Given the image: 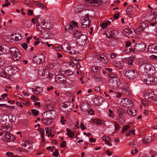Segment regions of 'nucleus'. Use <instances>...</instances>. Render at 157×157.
I'll return each mask as SVG.
<instances>
[{
  "label": "nucleus",
  "instance_id": "obj_1",
  "mask_svg": "<svg viewBox=\"0 0 157 157\" xmlns=\"http://www.w3.org/2000/svg\"><path fill=\"white\" fill-rule=\"evenodd\" d=\"M144 96L145 99L147 100L150 102L154 103L157 101V99L153 91L150 90H147L145 91Z\"/></svg>",
  "mask_w": 157,
  "mask_h": 157
},
{
  "label": "nucleus",
  "instance_id": "obj_2",
  "mask_svg": "<svg viewBox=\"0 0 157 157\" xmlns=\"http://www.w3.org/2000/svg\"><path fill=\"white\" fill-rule=\"evenodd\" d=\"M144 65V71L148 75H152L155 73V69L154 67L150 63H146Z\"/></svg>",
  "mask_w": 157,
  "mask_h": 157
},
{
  "label": "nucleus",
  "instance_id": "obj_3",
  "mask_svg": "<svg viewBox=\"0 0 157 157\" xmlns=\"http://www.w3.org/2000/svg\"><path fill=\"white\" fill-rule=\"evenodd\" d=\"M109 86L112 89L118 88L121 84V81L120 78L113 80L109 79Z\"/></svg>",
  "mask_w": 157,
  "mask_h": 157
},
{
  "label": "nucleus",
  "instance_id": "obj_4",
  "mask_svg": "<svg viewBox=\"0 0 157 157\" xmlns=\"http://www.w3.org/2000/svg\"><path fill=\"white\" fill-rule=\"evenodd\" d=\"M14 69V67H13L12 66H9L6 67L5 68L4 71L5 75L6 76H9L13 75L14 73H16Z\"/></svg>",
  "mask_w": 157,
  "mask_h": 157
},
{
  "label": "nucleus",
  "instance_id": "obj_5",
  "mask_svg": "<svg viewBox=\"0 0 157 157\" xmlns=\"http://www.w3.org/2000/svg\"><path fill=\"white\" fill-rule=\"evenodd\" d=\"M121 104L126 108H129L130 107L132 106L133 105L132 101L126 98L122 99L121 102Z\"/></svg>",
  "mask_w": 157,
  "mask_h": 157
},
{
  "label": "nucleus",
  "instance_id": "obj_6",
  "mask_svg": "<svg viewBox=\"0 0 157 157\" xmlns=\"http://www.w3.org/2000/svg\"><path fill=\"white\" fill-rule=\"evenodd\" d=\"M137 71L135 70H130L126 72V77L130 79H134L137 76Z\"/></svg>",
  "mask_w": 157,
  "mask_h": 157
},
{
  "label": "nucleus",
  "instance_id": "obj_7",
  "mask_svg": "<svg viewBox=\"0 0 157 157\" xmlns=\"http://www.w3.org/2000/svg\"><path fill=\"white\" fill-rule=\"evenodd\" d=\"M146 48V45L143 43L136 44L134 46V50L135 51L141 52L145 50Z\"/></svg>",
  "mask_w": 157,
  "mask_h": 157
},
{
  "label": "nucleus",
  "instance_id": "obj_8",
  "mask_svg": "<svg viewBox=\"0 0 157 157\" xmlns=\"http://www.w3.org/2000/svg\"><path fill=\"white\" fill-rule=\"evenodd\" d=\"M86 4L89 6H97L104 2L102 0H85Z\"/></svg>",
  "mask_w": 157,
  "mask_h": 157
},
{
  "label": "nucleus",
  "instance_id": "obj_9",
  "mask_svg": "<svg viewBox=\"0 0 157 157\" xmlns=\"http://www.w3.org/2000/svg\"><path fill=\"white\" fill-rule=\"evenodd\" d=\"M89 16L88 14H86L85 17L82 21L81 26L82 28H85L90 25L91 21L89 20Z\"/></svg>",
  "mask_w": 157,
  "mask_h": 157
},
{
  "label": "nucleus",
  "instance_id": "obj_10",
  "mask_svg": "<svg viewBox=\"0 0 157 157\" xmlns=\"http://www.w3.org/2000/svg\"><path fill=\"white\" fill-rule=\"evenodd\" d=\"M56 82L59 84H65L67 83V78L63 75H57L55 77Z\"/></svg>",
  "mask_w": 157,
  "mask_h": 157
},
{
  "label": "nucleus",
  "instance_id": "obj_11",
  "mask_svg": "<svg viewBox=\"0 0 157 157\" xmlns=\"http://www.w3.org/2000/svg\"><path fill=\"white\" fill-rule=\"evenodd\" d=\"M144 82L149 85H152L157 83V78L151 76L144 79Z\"/></svg>",
  "mask_w": 157,
  "mask_h": 157
},
{
  "label": "nucleus",
  "instance_id": "obj_12",
  "mask_svg": "<svg viewBox=\"0 0 157 157\" xmlns=\"http://www.w3.org/2000/svg\"><path fill=\"white\" fill-rule=\"evenodd\" d=\"M57 115V113L55 110L53 109H50L44 113L43 116L46 117V116L48 115V117L53 119V117H56Z\"/></svg>",
  "mask_w": 157,
  "mask_h": 157
},
{
  "label": "nucleus",
  "instance_id": "obj_13",
  "mask_svg": "<svg viewBox=\"0 0 157 157\" xmlns=\"http://www.w3.org/2000/svg\"><path fill=\"white\" fill-rule=\"evenodd\" d=\"M76 41L78 44L81 46H84L87 43L86 35L83 34L82 36L76 39Z\"/></svg>",
  "mask_w": 157,
  "mask_h": 157
},
{
  "label": "nucleus",
  "instance_id": "obj_14",
  "mask_svg": "<svg viewBox=\"0 0 157 157\" xmlns=\"http://www.w3.org/2000/svg\"><path fill=\"white\" fill-rule=\"evenodd\" d=\"M44 55L41 54H37L33 58V61L36 63H41L44 60Z\"/></svg>",
  "mask_w": 157,
  "mask_h": 157
},
{
  "label": "nucleus",
  "instance_id": "obj_15",
  "mask_svg": "<svg viewBox=\"0 0 157 157\" xmlns=\"http://www.w3.org/2000/svg\"><path fill=\"white\" fill-rule=\"evenodd\" d=\"M147 51L152 53L157 52V44H151L147 48Z\"/></svg>",
  "mask_w": 157,
  "mask_h": 157
},
{
  "label": "nucleus",
  "instance_id": "obj_16",
  "mask_svg": "<svg viewBox=\"0 0 157 157\" xmlns=\"http://www.w3.org/2000/svg\"><path fill=\"white\" fill-rule=\"evenodd\" d=\"M95 58L103 62L105 64L108 63L109 60L107 57L103 55H98L95 56Z\"/></svg>",
  "mask_w": 157,
  "mask_h": 157
},
{
  "label": "nucleus",
  "instance_id": "obj_17",
  "mask_svg": "<svg viewBox=\"0 0 157 157\" xmlns=\"http://www.w3.org/2000/svg\"><path fill=\"white\" fill-rule=\"evenodd\" d=\"M31 144L29 140H26L25 143L23 145V149L26 151H30L31 148Z\"/></svg>",
  "mask_w": 157,
  "mask_h": 157
},
{
  "label": "nucleus",
  "instance_id": "obj_18",
  "mask_svg": "<svg viewBox=\"0 0 157 157\" xmlns=\"http://www.w3.org/2000/svg\"><path fill=\"white\" fill-rule=\"evenodd\" d=\"M148 25L145 22L141 23L139 26L136 28V31L139 32L143 31L147 26Z\"/></svg>",
  "mask_w": 157,
  "mask_h": 157
},
{
  "label": "nucleus",
  "instance_id": "obj_19",
  "mask_svg": "<svg viewBox=\"0 0 157 157\" xmlns=\"http://www.w3.org/2000/svg\"><path fill=\"white\" fill-rule=\"evenodd\" d=\"M43 118L42 119V122L43 123L46 125H48L51 124L52 123V119L51 117H47L46 116L45 117L44 116H43Z\"/></svg>",
  "mask_w": 157,
  "mask_h": 157
},
{
  "label": "nucleus",
  "instance_id": "obj_20",
  "mask_svg": "<svg viewBox=\"0 0 157 157\" xmlns=\"http://www.w3.org/2000/svg\"><path fill=\"white\" fill-rule=\"evenodd\" d=\"M118 31L116 30H109L107 33H106L107 36L109 38L111 37H115V34H117Z\"/></svg>",
  "mask_w": 157,
  "mask_h": 157
},
{
  "label": "nucleus",
  "instance_id": "obj_21",
  "mask_svg": "<svg viewBox=\"0 0 157 157\" xmlns=\"http://www.w3.org/2000/svg\"><path fill=\"white\" fill-rule=\"evenodd\" d=\"M60 73L62 75H64L65 76H68L73 75L74 73L71 70L67 69L60 71Z\"/></svg>",
  "mask_w": 157,
  "mask_h": 157
},
{
  "label": "nucleus",
  "instance_id": "obj_22",
  "mask_svg": "<svg viewBox=\"0 0 157 157\" xmlns=\"http://www.w3.org/2000/svg\"><path fill=\"white\" fill-rule=\"evenodd\" d=\"M117 113L119 115L120 118L123 117L124 116V113H126L125 110L120 108H117Z\"/></svg>",
  "mask_w": 157,
  "mask_h": 157
},
{
  "label": "nucleus",
  "instance_id": "obj_23",
  "mask_svg": "<svg viewBox=\"0 0 157 157\" xmlns=\"http://www.w3.org/2000/svg\"><path fill=\"white\" fill-rule=\"evenodd\" d=\"M62 49L67 53L69 51L71 47L70 45L67 43H63L62 45Z\"/></svg>",
  "mask_w": 157,
  "mask_h": 157
},
{
  "label": "nucleus",
  "instance_id": "obj_24",
  "mask_svg": "<svg viewBox=\"0 0 157 157\" xmlns=\"http://www.w3.org/2000/svg\"><path fill=\"white\" fill-rule=\"evenodd\" d=\"M43 91L42 88L37 86L35 88H33L32 89V91L36 95L40 94Z\"/></svg>",
  "mask_w": 157,
  "mask_h": 157
},
{
  "label": "nucleus",
  "instance_id": "obj_25",
  "mask_svg": "<svg viewBox=\"0 0 157 157\" xmlns=\"http://www.w3.org/2000/svg\"><path fill=\"white\" fill-rule=\"evenodd\" d=\"M102 139L105 142V144H107L110 146L112 145V144L109 143L111 139L109 136H104L102 137Z\"/></svg>",
  "mask_w": 157,
  "mask_h": 157
},
{
  "label": "nucleus",
  "instance_id": "obj_26",
  "mask_svg": "<svg viewBox=\"0 0 157 157\" xmlns=\"http://www.w3.org/2000/svg\"><path fill=\"white\" fill-rule=\"evenodd\" d=\"M73 33L74 37L76 38V39L79 38L83 35L82 32L77 30H74Z\"/></svg>",
  "mask_w": 157,
  "mask_h": 157
},
{
  "label": "nucleus",
  "instance_id": "obj_27",
  "mask_svg": "<svg viewBox=\"0 0 157 157\" xmlns=\"http://www.w3.org/2000/svg\"><path fill=\"white\" fill-rule=\"evenodd\" d=\"M41 24L42 27L44 29H47L50 27V23L48 22H46L45 21L41 22Z\"/></svg>",
  "mask_w": 157,
  "mask_h": 157
},
{
  "label": "nucleus",
  "instance_id": "obj_28",
  "mask_svg": "<svg viewBox=\"0 0 157 157\" xmlns=\"http://www.w3.org/2000/svg\"><path fill=\"white\" fill-rule=\"evenodd\" d=\"M73 104L70 101H66L60 104L59 106L62 108H67L68 106H72Z\"/></svg>",
  "mask_w": 157,
  "mask_h": 157
},
{
  "label": "nucleus",
  "instance_id": "obj_29",
  "mask_svg": "<svg viewBox=\"0 0 157 157\" xmlns=\"http://www.w3.org/2000/svg\"><path fill=\"white\" fill-rule=\"evenodd\" d=\"M108 77L110 78L109 79H112V80L119 78L118 77L117 75L114 72H112L110 74H109Z\"/></svg>",
  "mask_w": 157,
  "mask_h": 157
},
{
  "label": "nucleus",
  "instance_id": "obj_30",
  "mask_svg": "<svg viewBox=\"0 0 157 157\" xmlns=\"http://www.w3.org/2000/svg\"><path fill=\"white\" fill-rule=\"evenodd\" d=\"M16 54L12 56L13 59L14 61L19 60L20 59L21 57V53L19 52Z\"/></svg>",
  "mask_w": 157,
  "mask_h": 157
},
{
  "label": "nucleus",
  "instance_id": "obj_31",
  "mask_svg": "<svg viewBox=\"0 0 157 157\" xmlns=\"http://www.w3.org/2000/svg\"><path fill=\"white\" fill-rule=\"evenodd\" d=\"M9 52L10 54H11L12 56L14 54L16 55V54L19 52V51L18 49L16 48L13 47L10 49Z\"/></svg>",
  "mask_w": 157,
  "mask_h": 157
},
{
  "label": "nucleus",
  "instance_id": "obj_32",
  "mask_svg": "<svg viewBox=\"0 0 157 157\" xmlns=\"http://www.w3.org/2000/svg\"><path fill=\"white\" fill-rule=\"evenodd\" d=\"M152 139L151 136H145L143 139V143H149L151 141Z\"/></svg>",
  "mask_w": 157,
  "mask_h": 157
},
{
  "label": "nucleus",
  "instance_id": "obj_33",
  "mask_svg": "<svg viewBox=\"0 0 157 157\" xmlns=\"http://www.w3.org/2000/svg\"><path fill=\"white\" fill-rule=\"evenodd\" d=\"M6 52V46L5 45H2L0 46V55H2Z\"/></svg>",
  "mask_w": 157,
  "mask_h": 157
},
{
  "label": "nucleus",
  "instance_id": "obj_34",
  "mask_svg": "<svg viewBox=\"0 0 157 157\" xmlns=\"http://www.w3.org/2000/svg\"><path fill=\"white\" fill-rule=\"evenodd\" d=\"M127 111L129 115L132 116H134L137 114L136 111L134 109H128Z\"/></svg>",
  "mask_w": 157,
  "mask_h": 157
},
{
  "label": "nucleus",
  "instance_id": "obj_35",
  "mask_svg": "<svg viewBox=\"0 0 157 157\" xmlns=\"http://www.w3.org/2000/svg\"><path fill=\"white\" fill-rule=\"evenodd\" d=\"M124 32L125 33L126 35H127L126 33L128 34V35L130 37L132 36V34L133 33H135L134 30L133 29H125L124 30Z\"/></svg>",
  "mask_w": 157,
  "mask_h": 157
},
{
  "label": "nucleus",
  "instance_id": "obj_36",
  "mask_svg": "<svg viewBox=\"0 0 157 157\" xmlns=\"http://www.w3.org/2000/svg\"><path fill=\"white\" fill-rule=\"evenodd\" d=\"M101 69L100 67L98 66H93L91 67L92 71L94 73H97L100 71Z\"/></svg>",
  "mask_w": 157,
  "mask_h": 157
},
{
  "label": "nucleus",
  "instance_id": "obj_37",
  "mask_svg": "<svg viewBox=\"0 0 157 157\" xmlns=\"http://www.w3.org/2000/svg\"><path fill=\"white\" fill-rule=\"evenodd\" d=\"M49 76V71L48 69L43 70V77H44V78H47Z\"/></svg>",
  "mask_w": 157,
  "mask_h": 157
},
{
  "label": "nucleus",
  "instance_id": "obj_38",
  "mask_svg": "<svg viewBox=\"0 0 157 157\" xmlns=\"http://www.w3.org/2000/svg\"><path fill=\"white\" fill-rule=\"evenodd\" d=\"M95 81L97 82H100L102 81V78L99 75H97L94 76L93 77Z\"/></svg>",
  "mask_w": 157,
  "mask_h": 157
},
{
  "label": "nucleus",
  "instance_id": "obj_39",
  "mask_svg": "<svg viewBox=\"0 0 157 157\" xmlns=\"http://www.w3.org/2000/svg\"><path fill=\"white\" fill-rule=\"evenodd\" d=\"M34 3L36 6H39V7L40 8L43 9L44 8V7H45L42 3L39 2L34 1Z\"/></svg>",
  "mask_w": 157,
  "mask_h": 157
},
{
  "label": "nucleus",
  "instance_id": "obj_40",
  "mask_svg": "<svg viewBox=\"0 0 157 157\" xmlns=\"http://www.w3.org/2000/svg\"><path fill=\"white\" fill-rule=\"evenodd\" d=\"M122 92L126 95H128L130 94V91L128 88H123L122 89Z\"/></svg>",
  "mask_w": 157,
  "mask_h": 157
},
{
  "label": "nucleus",
  "instance_id": "obj_41",
  "mask_svg": "<svg viewBox=\"0 0 157 157\" xmlns=\"http://www.w3.org/2000/svg\"><path fill=\"white\" fill-rule=\"evenodd\" d=\"M14 36H15V41H18L21 40L22 39L21 36L18 33L14 34Z\"/></svg>",
  "mask_w": 157,
  "mask_h": 157
},
{
  "label": "nucleus",
  "instance_id": "obj_42",
  "mask_svg": "<svg viewBox=\"0 0 157 157\" xmlns=\"http://www.w3.org/2000/svg\"><path fill=\"white\" fill-rule=\"evenodd\" d=\"M145 17L147 19L148 21L152 20V18H153V15L150 14L149 13H147L145 15Z\"/></svg>",
  "mask_w": 157,
  "mask_h": 157
},
{
  "label": "nucleus",
  "instance_id": "obj_43",
  "mask_svg": "<svg viewBox=\"0 0 157 157\" xmlns=\"http://www.w3.org/2000/svg\"><path fill=\"white\" fill-rule=\"evenodd\" d=\"M67 131V134L70 137H72L74 135V133L72 132L70 129L67 128L66 129Z\"/></svg>",
  "mask_w": 157,
  "mask_h": 157
},
{
  "label": "nucleus",
  "instance_id": "obj_44",
  "mask_svg": "<svg viewBox=\"0 0 157 157\" xmlns=\"http://www.w3.org/2000/svg\"><path fill=\"white\" fill-rule=\"evenodd\" d=\"M115 126V130H118L120 128V126L119 124L116 121H114L113 123Z\"/></svg>",
  "mask_w": 157,
  "mask_h": 157
},
{
  "label": "nucleus",
  "instance_id": "obj_45",
  "mask_svg": "<svg viewBox=\"0 0 157 157\" xmlns=\"http://www.w3.org/2000/svg\"><path fill=\"white\" fill-rule=\"evenodd\" d=\"M73 27L72 25H68L65 27V29L67 31L68 30V31L70 32V31L73 29Z\"/></svg>",
  "mask_w": 157,
  "mask_h": 157
},
{
  "label": "nucleus",
  "instance_id": "obj_46",
  "mask_svg": "<svg viewBox=\"0 0 157 157\" xmlns=\"http://www.w3.org/2000/svg\"><path fill=\"white\" fill-rule=\"evenodd\" d=\"M31 112L33 116H36L39 114V111L36 109H32L31 110Z\"/></svg>",
  "mask_w": 157,
  "mask_h": 157
},
{
  "label": "nucleus",
  "instance_id": "obj_47",
  "mask_svg": "<svg viewBox=\"0 0 157 157\" xmlns=\"http://www.w3.org/2000/svg\"><path fill=\"white\" fill-rule=\"evenodd\" d=\"M108 111L109 112V117L113 118H114V115L113 114V111L110 109L108 110Z\"/></svg>",
  "mask_w": 157,
  "mask_h": 157
},
{
  "label": "nucleus",
  "instance_id": "obj_48",
  "mask_svg": "<svg viewBox=\"0 0 157 157\" xmlns=\"http://www.w3.org/2000/svg\"><path fill=\"white\" fill-rule=\"evenodd\" d=\"M130 126L128 125L125 126L123 128L121 132L122 133L128 130Z\"/></svg>",
  "mask_w": 157,
  "mask_h": 157
},
{
  "label": "nucleus",
  "instance_id": "obj_49",
  "mask_svg": "<svg viewBox=\"0 0 157 157\" xmlns=\"http://www.w3.org/2000/svg\"><path fill=\"white\" fill-rule=\"evenodd\" d=\"M133 61L132 59H128L126 60V62L127 64L129 65H132L133 63Z\"/></svg>",
  "mask_w": 157,
  "mask_h": 157
},
{
  "label": "nucleus",
  "instance_id": "obj_50",
  "mask_svg": "<svg viewBox=\"0 0 157 157\" xmlns=\"http://www.w3.org/2000/svg\"><path fill=\"white\" fill-rule=\"evenodd\" d=\"M55 66L54 63H49L47 65L48 68L52 69Z\"/></svg>",
  "mask_w": 157,
  "mask_h": 157
},
{
  "label": "nucleus",
  "instance_id": "obj_51",
  "mask_svg": "<svg viewBox=\"0 0 157 157\" xmlns=\"http://www.w3.org/2000/svg\"><path fill=\"white\" fill-rule=\"evenodd\" d=\"M133 9L134 7L132 6H128L127 9V10H126V13L128 14V12L130 11V10L132 11L133 10Z\"/></svg>",
  "mask_w": 157,
  "mask_h": 157
},
{
  "label": "nucleus",
  "instance_id": "obj_52",
  "mask_svg": "<svg viewBox=\"0 0 157 157\" xmlns=\"http://www.w3.org/2000/svg\"><path fill=\"white\" fill-rule=\"evenodd\" d=\"M53 148L55 150L52 153V155L55 157L57 156L59 154V152L57 151L56 149L54 148V147H53Z\"/></svg>",
  "mask_w": 157,
  "mask_h": 157
},
{
  "label": "nucleus",
  "instance_id": "obj_53",
  "mask_svg": "<svg viewBox=\"0 0 157 157\" xmlns=\"http://www.w3.org/2000/svg\"><path fill=\"white\" fill-rule=\"evenodd\" d=\"M6 107L10 111H12V109H15V107L14 106L6 105Z\"/></svg>",
  "mask_w": 157,
  "mask_h": 157
},
{
  "label": "nucleus",
  "instance_id": "obj_54",
  "mask_svg": "<svg viewBox=\"0 0 157 157\" xmlns=\"http://www.w3.org/2000/svg\"><path fill=\"white\" fill-rule=\"evenodd\" d=\"M22 47L25 50H26L27 48L28 44L26 43H23L21 44Z\"/></svg>",
  "mask_w": 157,
  "mask_h": 157
},
{
  "label": "nucleus",
  "instance_id": "obj_55",
  "mask_svg": "<svg viewBox=\"0 0 157 157\" xmlns=\"http://www.w3.org/2000/svg\"><path fill=\"white\" fill-rule=\"evenodd\" d=\"M69 51L68 52V53L71 54H75L76 53V51H75L73 48H71L69 50Z\"/></svg>",
  "mask_w": 157,
  "mask_h": 157
},
{
  "label": "nucleus",
  "instance_id": "obj_56",
  "mask_svg": "<svg viewBox=\"0 0 157 157\" xmlns=\"http://www.w3.org/2000/svg\"><path fill=\"white\" fill-rule=\"evenodd\" d=\"M31 100L33 101H38L39 100V99L37 98H36V97L35 96H32L31 97Z\"/></svg>",
  "mask_w": 157,
  "mask_h": 157
},
{
  "label": "nucleus",
  "instance_id": "obj_57",
  "mask_svg": "<svg viewBox=\"0 0 157 157\" xmlns=\"http://www.w3.org/2000/svg\"><path fill=\"white\" fill-rule=\"evenodd\" d=\"M95 122L97 124L100 125L102 124V121L100 119H96Z\"/></svg>",
  "mask_w": 157,
  "mask_h": 157
},
{
  "label": "nucleus",
  "instance_id": "obj_58",
  "mask_svg": "<svg viewBox=\"0 0 157 157\" xmlns=\"http://www.w3.org/2000/svg\"><path fill=\"white\" fill-rule=\"evenodd\" d=\"M108 25L105 22L102 23L101 24V27L103 28H105L108 26Z\"/></svg>",
  "mask_w": 157,
  "mask_h": 157
},
{
  "label": "nucleus",
  "instance_id": "obj_59",
  "mask_svg": "<svg viewBox=\"0 0 157 157\" xmlns=\"http://www.w3.org/2000/svg\"><path fill=\"white\" fill-rule=\"evenodd\" d=\"M11 134L10 133H7L6 135V138L8 140L11 139Z\"/></svg>",
  "mask_w": 157,
  "mask_h": 157
},
{
  "label": "nucleus",
  "instance_id": "obj_60",
  "mask_svg": "<svg viewBox=\"0 0 157 157\" xmlns=\"http://www.w3.org/2000/svg\"><path fill=\"white\" fill-rule=\"evenodd\" d=\"M45 130L47 134L48 133H50L52 131V129H51V128H45Z\"/></svg>",
  "mask_w": 157,
  "mask_h": 157
},
{
  "label": "nucleus",
  "instance_id": "obj_61",
  "mask_svg": "<svg viewBox=\"0 0 157 157\" xmlns=\"http://www.w3.org/2000/svg\"><path fill=\"white\" fill-rule=\"evenodd\" d=\"M12 128L10 126H8L7 129L5 130H3V131L6 132H10L12 130Z\"/></svg>",
  "mask_w": 157,
  "mask_h": 157
},
{
  "label": "nucleus",
  "instance_id": "obj_62",
  "mask_svg": "<svg viewBox=\"0 0 157 157\" xmlns=\"http://www.w3.org/2000/svg\"><path fill=\"white\" fill-rule=\"evenodd\" d=\"M60 146L62 147H64L66 146V143L65 141H63L61 144Z\"/></svg>",
  "mask_w": 157,
  "mask_h": 157
},
{
  "label": "nucleus",
  "instance_id": "obj_63",
  "mask_svg": "<svg viewBox=\"0 0 157 157\" xmlns=\"http://www.w3.org/2000/svg\"><path fill=\"white\" fill-rule=\"evenodd\" d=\"M157 22L155 21H155H153L152 22L150 23V25H151L152 26H157Z\"/></svg>",
  "mask_w": 157,
  "mask_h": 157
},
{
  "label": "nucleus",
  "instance_id": "obj_64",
  "mask_svg": "<svg viewBox=\"0 0 157 157\" xmlns=\"http://www.w3.org/2000/svg\"><path fill=\"white\" fill-rule=\"evenodd\" d=\"M39 130L40 132V133L41 136L44 135V130L42 128H40L39 129Z\"/></svg>",
  "mask_w": 157,
  "mask_h": 157
}]
</instances>
